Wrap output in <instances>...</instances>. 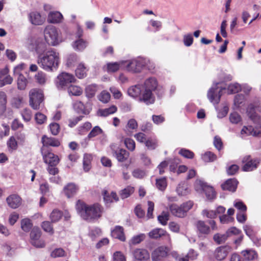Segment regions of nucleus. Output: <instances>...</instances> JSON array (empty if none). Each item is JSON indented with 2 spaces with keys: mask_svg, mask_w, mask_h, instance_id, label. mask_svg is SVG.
Wrapping results in <instances>:
<instances>
[{
  "mask_svg": "<svg viewBox=\"0 0 261 261\" xmlns=\"http://www.w3.org/2000/svg\"><path fill=\"white\" fill-rule=\"evenodd\" d=\"M242 120L241 116L237 112L230 113L229 115V120L231 123L238 124Z\"/></svg>",
  "mask_w": 261,
  "mask_h": 261,
  "instance_id": "obj_53",
  "label": "nucleus"
},
{
  "mask_svg": "<svg viewBox=\"0 0 261 261\" xmlns=\"http://www.w3.org/2000/svg\"><path fill=\"white\" fill-rule=\"evenodd\" d=\"M120 68L125 69L124 65L122 64V61L107 64V70L108 72H115Z\"/></svg>",
  "mask_w": 261,
  "mask_h": 261,
  "instance_id": "obj_34",
  "label": "nucleus"
},
{
  "mask_svg": "<svg viewBox=\"0 0 261 261\" xmlns=\"http://www.w3.org/2000/svg\"><path fill=\"white\" fill-rule=\"evenodd\" d=\"M144 88L150 89L154 91L158 87V82L154 77H149L146 79L144 84Z\"/></svg>",
  "mask_w": 261,
  "mask_h": 261,
  "instance_id": "obj_29",
  "label": "nucleus"
},
{
  "mask_svg": "<svg viewBox=\"0 0 261 261\" xmlns=\"http://www.w3.org/2000/svg\"><path fill=\"white\" fill-rule=\"evenodd\" d=\"M241 90V85L237 83L230 84L228 87V92L229 94L238 93Z\"/></svg>",
  "mask_w": 261,
  "mask_h": 261,
  "instance_id": "obj_51",
  "label": "nucleus"
},
{
  "mask_svg": "<svg viewBox=\"0 0 261 261\" xmlns=\"http://www.w3.org/2000/svg\"><path fill=\"white\" fill-rule=\"evenodd\" d=\"M124 144L126 148L130 151H133L135 149L136 144L135 141L130 138H126L124 140Z\"/></svg>",
  "mask_w": 261,
  "mask_h": 261,
  "instance_id": "obj_58",
  "label": "nucleus"
},
{
  "mask_svg": "<svg viewBox=\"0 0 261 261\" xmlns=\"http://www.w3.org/2000/svg\"><path fill=\"white\" fill-rule=\"evenodd\" d=\"M87 71V67L83 63H81L79 64L75 69V75L79 79H83L86 76Z\"/></svg>",
  "mask_w": 261,
  "mask_h": 261,
  "instance_id": "obj_27",
  "label": "nucleus"
},
{
  "mask_svg": "<svg viewBox=\"0 0 261 261\" xmlns=\"http://www.w3.org/2000/svg\"><path fill=\"white\" fill-rule=\"evenodd\" d=\"M75 79L71 74L63 72L59 74L57 79L56 85L58 89L64 88L68 86L70 83L74 82Z\"/></svg>",
  "mask_w": 261,
  "mask_h": 261,
  "instance_id": "obj_10",
  "label": "nucleus"
},
{
  "mask_svg": "<svg viewBox=\"0 0 261 261\" xmlns=\"http://www.w3.org/2000/svg\"><path fill=\"white\" fill-rule=\"evenodd\" d=\"M62 217V213L60 211L54 210L50 215V218L53 222L58 221Z\"/></svg>",
  "mask_w": 261,
  "mask_h": 261,
  "instance_id": "obj_50",
  "label": "nucleus"
},
{
  "mask_svg": "<svg viewBox=\"0 0 261 261\" xmlns=\"http://www.w3.org/2000/svg\"><path fill=\"white\" fill-rule=\"evenodd\" d=\"M117 110V107L115 106H112L110 108L98 110V115L102 117H107L109 115L114 114Z\"/></svg>",
  "mask_w": 261,
  "mask_h": 261,
  "instance_id": "obj_31",
  "label": "nucleus"
},
{
  "mask_svg": "<svg viewBox=\"0 0 261 261\" xmlns=\"http://www.w3.org/2000/svg\"><path fill=\"white\" fill-rule=\"evenodd\" d=\"M153 91L150 89L143 87L139 97V100L144 102L147 105L154 103L155 97L152 93Z\"/></svg>",
  "mask_w": 261,
  "mask_h": 261,
  "instance_id": "obj_12",
  "label": "nucleus"
},
{
  "mask_svg": "<svg viewBox=\"0 0 261 261\" xmlns=\"http://www.w3.org/2000/svg\"><path fill=\"white\" fill-rule=\"evenodd\" d=\"M244 258L246 260H252L257 257V253L253 250H245L241 252Z\"/></svg>",
  "mask_w": 261,
  "mask_h": 261,
  "instance_id": "obj_37",
  "label": "nucleus"
},
{
  "mask_svg": "<svg viewBox=\"0 0 261 261\" xmlns=\"http://www.w3.org/2000/svg\"><path fill=\"white\" fill-rule=\"evenodd\" d=\"M35 119L37 124H42L46 120V117L42 113L38 112L36 114Z\"/></svg>",
  "mask_w": 261,
  "mask_h": 261,
  "instance_id": "obj_63",
  "label": "nucleus"
},
{
  "mask_svg": "<svg viewBox=\"0 0 261 261\" xmlns=\"http://www.w3.org/2000/svg\"><path fill=\"white\" fill-rule=\"evenodd\" d=\"M6 201L10 207L15 209L20 205L21 199L17 194H12L7 198Z\"/></svg>",
  "mask_w": 261,
  "mask_h": 261,
  "instance_id": "obj_20",
  "label": "nucleus"
},
{
  "mask_svg": "<svg viewBox=\"0 0 261 261\" xmlns=\"http://www.w3.org/2000/svg\"><path fill=\"white\" fill-rule=\"evenodd\" d=\"M176 192L179 195H185L188 191L187 186L185 184H179L176 188Z\"/></svg>",
  "mask_w": 261,
  "mask_h": 261,
  "instance_id": "obj_55",
  "label": "nucleus"
},
{
  "mask_svg": "<svg viewBox=\"0 0 261 261\" xmlns=\"http://www.w3.org/2000/svg\"><path fill=\"white\" fill-rule=\"evenodd\" d=\"M13 79L10 75L3 76L0 78V87L6 85H10L12 83Z\"/></svg>",
  "mask_w": 261,
  "mask_h": 261,
  "instance_id": "obj_52",
  "label": "nucleus"
},
{
  "mask_svg": "<svg viewBox=\"0 0 261 261\" xmlns=\"http://www.w3.org/2000/svg\"><path fill=\"white\" fill-rule=\"evenodd\" d=\"M148 62V60L139 58L129 61H122V64L124 65L125 69L128 71L140 72L144 67L147 66Z\"/></svg>",
  "mask_w": 261,
  "mask_h": 261,
  "instance_id": "obj_4",
  "label": "nucleus"
},
{
  "mask_svg": "<svg viewBox=\"0 0 261 261\" xmlns=\"http://www.w3.org/2000/svg\"><path fill=\"white\" fill-rule=\"evenodd\" d=\"M23 127V124L18 119H14L12 122L11 128L13 130L22 129Z\"/></svg>",
  "mask_w": 261,
  "mask_h": 261,
  "instance_id": "obj_56",
  "label": "nucleus"
},
{
  "mask_svg": "<svg viewBox=\"0 0 261 261\" xmlns=\"http://www.w3.org/2000/svg\"><path fill=\"white\" fill-rule=\"evenodd\" d=\"M62 19V14L58 11L50 12L48 16V21L53 23H59Z\"/></svg>",
  "mask_w": 261,
  "mask_h": 261,
  "instance_id": "obj_25",
  "label": "nucleus"
},
{
  "mask_svg": "<svg viewBox=\"0 0 261 261\" xmlns=\"http://www.w3.org/2000/svg\"><path fill=\"white\" fill-rule=\"evenodd\" d=\"M112 150V154L119 162H123L128 158L129 153L124 149L117 148L114 149V146H111Z\"/></svg>",
  "mask_w": 261,
  "mask_h": 261,
  "instance_id": "obj_14",
  "label": "nucleus"
},
{
  "mask_svg": "<svg viewBox=\"0 0 261 261\" xmlns=\"http://www.w3.org/2000/svg\"><path fill=\"white\" fill-rule=\"evenodd\" d=\"M92 156L90 154H85L83 159V167L85 171H88L91 168Z\"/></svg>",
  "mask_w": 261,
  "mask_h": 261,
  "instance_id": "obj_39",
  "label": "nucleus"
},
{
  "mask_svg": "<svg viewBox=\"0 0 261 261\" xmlns=\"http://www.w3.org/2000/svg\"><path fill=\"white\" fill-rule=\"evenodd\" d=\"M43 229L47 232L53 234L54 233V229L52 225L49 221H44L41 225Z\"/></svg>",
  "mask_w": 261,
  "mask_h": 261,
  "instance_id": "obj_61",
  "label": "nucleus"
},
{
  "mask_svg": "<svg viewBox=\"0 0 261 261\" xmlns=\"http://www.w3.org/2000/svg\"><path fill=\"white\" fill-rule=\"evenodd\" d=\"M134 192V188L131 186H127L125 189L122 190L120 192V195L122 199L128 197Z\"/></svg>",
  "mask_w": 261,
  "mask_h": 261,
  "instance_id": "obj_44",
  "label": "nucleus"
},
{
  "mask_svg": "<svg viewBox=\"0 0 261 261\" xmlns=\"http://www.w3.org/2000/svg\"><path fill=\"white\" fill-rule=\"evenodd\" d=\"M111 95L110 93L106 91H102L98 96V99L103 103H107L110 99Z\"/></svg>",
  "mask_w": 261,
  "mask_h": 261,
  "instance_id": "obj_54",
  "label": "nucleus"
},
{
  "mask_svg": "<svg viewBox=\"0 0 261 261\" xmlns=\"http://www.w3.org/2000/svg\"><path fill=\"white\" fill-rule=\"evenodd\" d=\"M223 83H214L207 92V97L210 101L214 104H218L220 100L223 90H225V87H223L221 85Z\"/></svg>",
  "mask_w": 261,
  "mask_h": 261,
  "instance_id": "obj_8",
  "label": "nucleus"
},
{
  "mask_svg": "<svg viewBox=\"0 0 261 261\" xmlns=\"http://www.w3.org/2000/svg\"><path fill=\"white\" fill-rule=\"evenodd\" d=\"M183 42L185 46H190L193 42L192 35L191 34L185 35L183 37Z\"/></svg>",
  "mask_w": 261,
  "mask_h": 261,
  "instance_id": "obj_60",
  "label": "nucleus"
},
{
  "mask_svg": "<svg viewBox=\"0 0 261 261\" xmlns=\"http://www.w3.org/2000/svg\"><path fill=\"white\" fill-rule=\"evenodd\" d=\"M33 226L30 219L25 218L21 221V228L25 232H29Z\"/></svg>",
  "mask_w": 261,
  "mask_h": 261,
  "instance_id": "obj_41",
  "label": "nucleus"
},
{
  "mask_svg": "<svg viewBox=\"0 0 261 261\" xmlns=\"http://www.w3.org/2000/svg\"><path fill=\"white\" fill-rule=\"evenodd\" d=\"M238 185V181L236 179H229L222 185V188L224 190L235 191Z\"/></svg>",
  "mask_w": 261,
  "mask_h": 261,
  "instance_id": "obj_23",
  "label": "nucleus"
},
{
  "mask_svg": "<svg viewBox=\"0 0 261 261\" xmlns=\"http://www.w3.org/2000/svg\"><path fill=\"white\" fill-rule=\"evenodd\" d=\"M7 95L3 91H0V116L4 114L6 110Z\"/></svg>",
  "mask_w": 261,
  "mask_h": 261,
  "instance_id": "obj_32",
  "label": "nucleus"
},
{
  "mask_svg": "<svg viewBox=\"0 0 261 261\" xmlns=\"http://www.w3.org/2000/svg\"><path fill=\"white\" fill-rule=\"evenodd\" d=\"M179 153L188 159H192L194 156V153L192 151L184 148L181 149L179 151Z\"/></svg>",
  "mask_w": 261,
  "mask_h": 261,
  "instance_id": "obj_59",
  "label": "nucleus"
},
{
  "mask_svg": "<svg viewBox=\"0 0 261 261\" xmlns=\"http://www.w3.org/2000/svg\"><path fill=\"white\" fill-rule=\"evenodd\" d=\"M168 249L164 246H160L155 249L152 253L153 261H160L167 255Z\"/></svg>",
  "mask_w": 261,
  "mask_h": 261,
  "instance_id": "obj_18",
  "label": "nucleus"
},
{
  "mask_svg": "<svg viewBox=\"0 0 261 261\" xmlns=\"http://www.w3.org/2000/svg\"><path fill=\"white\" fill-rule=\"evenodd\" d=\"M193 202L188 201L183 203L180 206L176 204H172L169 206V209L172 215L178 217H184L187 213L192 207Z\"/></svg>",
  "mask_w": 261,
  "mask_h": 261,
  "instance_id": "obj_7",
  "label": "nucleus"
},
{
  "mask_svg": "<svg viewBox=\"0 0 261 261\" xmlns=\"http://www.w3.org/2000/svg\"><path fill=\"white\" fill-rule=\"evenodd\" d=\"M167 185V180L165 177L156 179V186L159 190L164 191L166 188Z\"/></svg>",
  "mask_w": 261,
  "mask_h": 261,
  "instance_id": "obj_49",
  "label": "nucleus"
},
{
  "mask_svg": "<svg viewBox=\"0 0 261 261\" xmlns=\"http://www.w3.org/2000/svg\"><path fill=\"white\" fill-rule=\"evenodd\" d=\"M145 239V235L143 233L135 236L133 237L131 240V244L133 245H136L139 244L143 241Z\"/></svg>",
  "mask_w": 261,
  "mask_h": 261,
  "instance_id": "obj_62",
  "label": "nucleus"
},
{
  "mask_svg": "<svg viewBox=\"0 0 261 261\" xmlns=\"http://www.w3.org/2000/svg\"><path fill=\"white\" fill-rule=\"evenodd\" d=\"M256 107V106L253 104H250L248 106L247 109L248 116L253 122L256 124V126L255 127H253L252 126H244L241 130L242 135L245 134L247 135H252L255 137H258L261 135L260 117L254 112V109Z\"/></svg>",
  "mask_w": 261,
  "mask_h": 261,
  "instance_id": "obj_3",
  "label": "nucleus"
},
{
  "mask_svg": "<svg viewBox=\"0 0 261 261\" xmlns=\"http://www.w3.org/2000/svg\"><path fill=\"white\" fill-rule=\"evenodd\" d=\"M111 235L114 238L118 239L122 241H124L125 240L123 228L120 226H116L115 228L112 230Z\"/></svg>",
  "mask_w": 261,
  "mask_h": 261,
  "instance_id": "obj_24",
  "label": "nucleus"
},
{
  "mask_svg": "<svg viewBox=\"0 0 261 261\" xmlns=\"http://www.w3.org/2000/svg\"><path fill=\"white\" fill-rule=\"evenodd\" d=\"M201 158L205 162H211L217 159V156L211 151H207L202 155Z\"/></svg>",
  "mask_w": 261,
  "mask_h": 261,
  "instance_id": "obj_43",
  "label": "nucleus"
},
{
  "mask_svg": "<svg viewBox=\"0 0 261 261\" xmlns=\"http://www.w3.org/2000/svg\"><path fill=\"white\" fill-rule=\"evenodd\" d=\"M145 145L149 150L155 149L158 145V140L155 137H149L145 142Z\"/></svg>",
  "mask_w": 261,
  "mask_h": 261,
  "instance_id": "obj_35",
  "label": "nucleus"
},
{
  "mask_svg": "<svg viewBox=\"0 0 261 261\" xmlns=\"http://www.w3.org/2000/svg\"><path fill=\"white\" fill-rule=\"evenodd\" d=\"M44 34L45 39L48 44L55 46L61 41L59 31L52 25H47L45 28Z\"/></svg>",
  "mask_w": 261,
  "mask_h": 261,
  "instance_id": "obj_5",
  "label": "nucleus"
},
{
  "mask_svg": "<svg viewBox=\"0 0 261 261\" xmlns=\"http://www.w3.org/2000/svg\"><path fill=\"white\" fill-rule=\"evenodd\" d=\"M103 199L107 203L112 202L113 201H117L118 197L116 193L112 192L111 194H109L107 191H103L102 193Z\"/></svg>",
  "mask_w": 261,
  "mask_h": 261,
  "instance_id": "obj_30",
  "label": "nucleus"
},
{
  "mask_svg": "<svg viewBox=\"0 0 261 261\" xmlns=\"http://www.w3.org/2000/svg\"><path fill=\"white\" fill-rule=\"evenodd\" d=\"M142 86L140 85L132 86L128 89L127 93L132 97H137L141 95Z\"/></svg>",
  "mask_w": 261,
  "mask_h": 261,
  "instance_id": "obj_26",
  "label": "nucleus"
},
{
  "mask_svg": "<svg viewBox=\"0 0 261 261\" xmlns=\"http://www.w3.org/2000/svg\"><path fill=\"white\" fill-rule=\"evenodd\" d=\"M24 100L22 97L18 96L13 98L12 105L15 108L19 109L23 107Z\"/></svg>",
  "mask_w": 261,
  "mask_h": 261,
  "instance_id": "obj_46",
  "label": "nucleus"
},
{
  "mask_svg": "<svg viewBox=\"0 0 261 261\" xmlns=\"http://www.w3.org/2000/svg\"><path fill=\"white\" fill-rule=\"evenodd\" d=\"M244 164L243 170L244 171H251L257 168L260 163L258 159H252L250 155H246L242 160Z\"/></svg>",
  "mask_w": 261,
  "mask_h": 261,
  "instance_id": "obj_11",
  "label": "nucleus"
},
{
  "mask_svg": "<svg viewBox=\"0 0 261 261\" xmlns=\"http://www.w3.org/2000/svg\"><path fill=\"white\" fill-rule=\"evenodd\" d=\"M28 83L27 79L23 74H19L17 80V88L23 90L26 88Z\"/></svg>",
  "mask_w": 261,
  "mask_h": 261,
  "instance_id": "obj_36",
  "label": "nucleus"
},
{
  "mask_svg": "<svg viewBox=\"0 0 261 261\" xmlns=\"http://www.w3.org/2000/svg\"><path fill=\"white\" fill-rule=\"evenodd\" d=\"M41 231L38 227H34L30 233V243L36 248H42L45 246V241L41 238Z\"/></svg>",
  "mask_w": 261,
  "mask_h": 261,
  "instance_id": "obj_9",
  "label": "nucleus"
},
{
  "mask_svg": "<svg viewBox=\"0 0 261 261\" xmlns=\"http://www.w3.org/2000/svg\"><path fill=\"white\" fill-rule=\"evenodd\" d=\"M44 98L42 90L37 88L31 89L29 92V103L34 110H38Z\"/></svg>",
  "mask_w": 261,
  "mask_h": 261,
  "instance_id": "obj_6",
  "label": "nucleus"
},
{
  "mask_svg": "<svg viewBox=\"0 0 261 261\" xmlns=\"http://www.w3.org/2000/svg\"><path fill=\"white\" fill-rule=\"evenodd\" d=\"M113 261H126V258L122 252L117 251L114 253Z\"/></svg>",
  "mask_w": 261,
  "mask_h": 261,
  "instance_id": "obj_64",
  "label": "nucleus"
},
{
  "mask_svg": "<svg viewBox=\"0 0 261 261\" xmlns=\"http://www.w3.org/2000/svg\"><path fill=\"white\" fill-rule=\"evenodd\" d=\"M65 255V251L62 248H56L50 253L51 257L54 258L64 257Z\"/></svg>",
  "mask_w": 261,
  "mask_h": 261,
  "instance_id": "obj_48",
  "label": "nucleus"
},
{
  "mask_svg": "<svg viewBox=\"0 0 261 261\" xmlns=\"http://www.w3.org/2000/svg\"><path fill=\"white\" fill-rule=\"evenodd\" d=\"M76 209L81 216L88 221L100 218L102 213L101 206L98 204L88 205L80 200L76 202Z\"/></svg>",
  "mask_w": 261,
  "mask_h": 261,
  "instance_id": "obj_2",
  "label": "nucleus"
},
{
  "mask_svg": "<svg viewBox=\"0 0 261 261\" xmlns=\"http://www.w3.org/2000/svg\"><path fill=\"white\" fill-rule=\"evenodd\" d=\"M148 236L151 239H156L161 237H164L169 242H170V237L167 232L161 228H155L152 230L148 233Z\"/></svg>",
  "mask_w": 261,
  "mask_h": 261,
  "instance_id": "obj_17",
  "label": "nucleus"
},
{
  "mask_svg": "<svg viewBox=\"0 0 261 261\" xmlns=\"http://www.w3.org/2000/svg\"><path fill=\"white\" fill-rule=\"evenodd\" d=\"M79 189V187L75 184L69 183L64 187L63 193L68 198H70L76 195Z\"/></svg>",
  "mask_w": 261,
  "mask_h": 261,
  "instance_id": "obj_19",
  "label": "nucleus"
},
{
  "mask_svg": "<svg viewBox=\"0 0 261 261\" xmlns=\"http://www.w3.org/2000/svg\"><path fill=\"white\" fill-rule=\"evenodd\" d=\"M208 186L205 182L200 179L196 180L194 185L196 191L198 192H204Z\"/></svg>",
  "mask_w": 261,
  "mask_h": 261,
  "instance_id": "obj_42",
  "label": "nucleus"
},
{
  "mask_svg": "<svg viewBox=\"0 0 261 261\" xmlns=\"http://www.w3.org/2000/svg\"><path fill=\"white\" fill-rule=\"evenodd\" d=\"M68 92L69 94L79 96L82 94L83 91L81 87L71 85L68 87Z\"/></svg>",
  "mask_w": 261,
  "mask_h": 261,
  "instance_id": "obj_40",
  "label": "nucleus"
},
{
  "mask_svg": "<svg viewBox=\"0 0 261 261\" xmlns=\"http://www.w3.org/2000/svg\"><path fill=\"white\" fill-rule=\"evenodd\" d=\"M204 192L205 193L207 198L210 200L213 199L216 197L215 192L212 187L208 186Z\"/></svg>",
  "mask_w": 261,
  "mask_h": 261,
  "instance_id": "obj_57",
  "label": "nucleus"
},
{
  "mask_svg": "<svg viewBox=\"0 0 261 261\" xmlns=\"http://www.w3.org/2000/svg\"><path fill=\"white\" fill-rule=\"evenodd\" d=\"M42 154L44 163L48 165H57L59 162V159L58 155L53 153L48 152L45 153L42 149Z\"/></svg>",
  "mask_w": 261,
  "mask_h": 261,
  "instance_id": "obj_16",
  "label": "nucleus"
},
{
  "mask_svg": "<svg viewBox=\"0 0 261 261\" xmlns=\"http://www.w3.org/2000/svg\"><path fill=\"white\" fill-rule=\"evenodd\" d=\"M132 254L136 261H147L150 258L148 251L143 248H136L132 251Z\"/></svg>",
  "mask_w": 261,
  "mask_h": 261,
  "instance_id": "obj_13",
  "label": "nucleus"
},
{
  "mask_svg": "<svg viewBox=\"0 0 261 261\" xmlns=\"http://www.w3.org/2000/svg\"><path fill=\"white\" fill-rule=\"evenodd\" d=\"M197 228L199 231L203 234H208L210 232V227L202 221H199L197 222Z\"/></svg>",
  "mask_w": 261,
  "mask_h": 261,
  "instance_id": "obj_38",
  "label": "nucleus"
},
{
  "mask_svg": "<svg viewBox=\"0 0 261 261\" xmlns=\"http://www.w3.org/2000/svg\"><path fill=\"white\" fill-rule=\"evenodd\" d=\"M231 247L228 245L221 246L218 247L215 251L216 258L219 260L225 259L231 251Z\"/></svg>",
  "mask_w": 261,
  "mask_h": 261,
  "instance_id": "obj_15",
  "label": "nucleus"
},
{
  "mask_svg": "<svg viewBox=\"0 0 261 261\" xmlns=\"http://www.w3.org/2000/svg\"><path fill=\"white\" fill-rule=\"evenodd\" d=\"M41 142L44 146H53L57 147L60 145V143L58 140L54 138H49L44 135L42 137Z\"/></svg>",
  "mask_w": 261,
  "mask_h": 261,
  "instance_id": "obj_22",
  "label": "nucleus"
},
{
  "mask_svg": "<svg viewBox=\"0 0 261 261\" xmlns=\"http://www.w3.org/2000/svg\"><path fill=\"white\" fill-rule=\"evenodd\" d=\"M88 42L82 39H78L72 44L73 49L76 51H83L87 46Z\"/></svg>",
  "mask_w": 261,
  "mask_h": 261,
  "instance_id": "obj_28",
  "label": "nucleus"
},
{
  "mask_svg": "<svg viewBox=\"0 0 261 261\" xmlns=\"http://www.w3.org/2000/svg\"><path fill=\"white\" fill-rule=\"evenodd\" d=\"M228 237V235L225 234L216 233L213 237L214 241L218 244H222L225 242Z\"/></svg>",
  "mask_w": 261,
  "mask_h": 261,
  "instance_id": "obj_47",
  "label": "nucleus"
},
{
  "mask_svg": "<svg viewBox=\"0 0 261 261\" xmlns=\"http://www.w3.org/2000/svg\"><path fill=\"white\" fill-rule=\"evenodd\" d=\"M36 82L40 85H44L47 81L46 74L42 71L38 72L34 76Z\"/></svg>",
  "mask_w": 261,
  "mask_h": 261,
  "instance_id": "obj_33",
  "label": "nucleus"
},
{
  "mask_svg": "<svg viewBox=\"0 0 261 261\" xmlns=\"http://www.w3.org/2000/svg\"><path fill=\"white\" fill-rule=\"evenodd\" d=\"M29 19L34 25H42L45 21V18L41 16L37 12H32L29 14Z\"/></svg>",
  "mask_w": 261,
  "mask_h": 261,
  "instance_id": "obj_21",
  "label": "nucleus"
},
{
  "mask_svg": "<svg viewBox=\"0 0 261 261\" xmlns=\"http://www.w3.org/2000/svg\"><path fill=\"white\" fill-rule=\"evenodd\" d=\"M60 62L59 54L53 49H50L40 54L38 64L46 71H53L58 68Z\"/></svg>",
  "mask_w": 261,
  "mask_h": 261,
  "instance_id": "obj_1",
  "label": "nucleus"
},
{
  "mask_svg": "<svg viewBox=\"0 0 261 261\" xmlns=\"http://www.w3.org/2000/svg\"><path fill=\"white\" fill-rule=\"evenodd\" d=\"M21 116L23 120L25 122H29L32 117V113L28 108H25L23 109L20 112Z\"/></svg>",
  "mask_w": 261,
  "mask_h": 261,
  "instance_id": "obj_45",
  "label": "nucleus"
}]
</instances>
